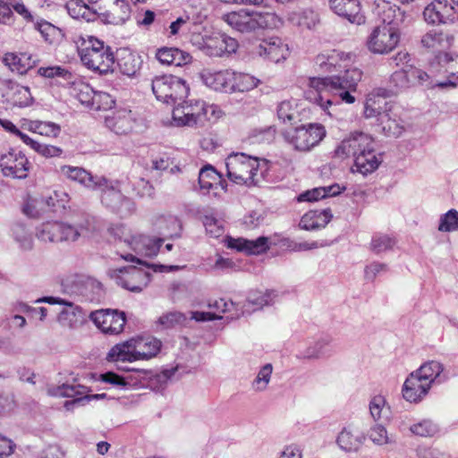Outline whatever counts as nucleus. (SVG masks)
I'll return each instance as SVG.
<instances>
[{
    "instance_id": "nucleus-8",
    "label": "nucleus",
    "mask_w": 458,
    "mask_h": 458,
    "mask_svg": "<svg viewBox=\"0 0 458 458\" xmlns=\"http://www.w3.org/2000/svg\"><path fill=\"white\" fill-rule=\"evenodd\" d=\"M355 55L340 49H327L319 53L314 60L313 68L318 74L342 72L352 67Z\"/></svg>"
},
{
    "instance_id": "nucleus-20",
    "label": "nucleus",
    "mask_w": 458,
    "mask_h": 458,
    "mask_svg": "<svg viewBox=\"0 0 458 458\" xmlns=\"http://www.w3.org/2000/svg\"><path fill=\"white\" fill-rule=\"evenodd\" d=\"M329 4L335 13L351 23L357 25L365 23L366 17L361 11L360 0H329Z\"/></svg>"
},
{
    "instance_id": "nucleus-55",
    "label": "nucleus",
    "mask_w": 458,
    "mask_h": 458,
    "mask_svg": "<svg viewBox=\"0 0 458 458\" xmlns=\"http://www.w3.org/2000/svg\"><path fill=\"white\" fill-rule=\"evenodd\" d=\"M411 431L420 437H431L437 433V427L430 420H423L411 426Z\"/></svg>"
},
{
    "instance_id": "nucleus-26",
    "label": "nucleus",
    "mask_w": 458,
    "mask_h": 458,
    "mask_svg": "<svg viewBox=\"0 0 458 458\" xmlns=\"http://www.w3.org/2000/svg\"><path fill=\"white\" fill-rule=\"evenodd\" d=\"M375 4L374 11L382 21L380 26L399 28L403 20V14L396 4L386 0H378Z\"/></svg>"
},
{
    "instance_id": "nucleus-13",
    "label": "nucleus",
    "mask_w": 458,
    "mask_h": 458,
    "mask_svg": "<svg viewBox=\"0 0 458 458\" xmlns=\"http://www.w3.org/2000/svg\"><path fill=\"white\" fill-rule=\"evenodd\" d=\"M115 281L128 291L140 293L148 285L149 275L136 267H124L115 271Z\"/></svg>"
},
{
    "instance_id": "nucleus-34",
    "label": "nucleus",
    "mask_w": 458,
    "mask_h": 458,
    "mask_svg": "<svg viewBox=\"0 0 458 458\" xmlns=\"http://www.w3.org/2000/svg\"><path fill=\"white\" fill-rule=\"evenodd\" d=\"M199 183L201 189L209 191L220 187L223 190L226 188V182L212 165H205L199 174Z\"/></svg>"
},
{
    "instance_id": "nucleus-44",
    "label": "nucleus",
    "mask_w": 458,
    "mask_h": 458,
    "mask_svg": "<svg viewBox=\"0 0 458 458\" xmlns=\"http://www.w3.org/2000/svg\"><path fill=\"white\" fill-rule=\"evenodd\" d=\"M11 101L13 106L26 107L32 104L33 98L29 87L15 85L12 88Z\"/></svg>"
},
{
    "instance_id": "nucleus-9",
    "label": "nucleus",
    "mask_w": 458,
    "mask_h": 458,
    "mask_svg": "<svg viewBox=\"0 0 458 458\" xmlns=\"http://www.w3.org/2000/svg\"><path fill=\"white\" fill-rule=\"evenodd\" d=\"M400 29L391 26H377L369 35L367 46L374 54L386 55L396 48L400 42Z\"/></svg>"
},
{
    "instance_id": "nucleus-51",
    "label": "nucleus",
    "mask_w": 458,
    "mask_h": 458,
    "mask_svg": "<svg viewBox=\"0 0 458 458\" xmlns=\"http://www.w3.org/2000/svg\"><path fill=\"white\" fill-rule=\"evenodd\" d=\"M395 243L396 241L394 237L387 234L377 233L372 237L370 247L375 253L378 254L392 250Z\"/></svg>"
},
{
    "instance_id": "nucleus-12",
    "label": "nucleus",
    "mask_w": 458,
    "mask_h": 458,
    "mask_svg": "<svg viewBox=\"0 0 458 458\" xmlns=\"http://www.w3.org/2000/svg\"><path fill=\"white\" fill-rule=\"evenodd\" d=\"M90 318L96 327L106 335H118L123 332L126 316L117 310H99L90 313Z\"/></svg>"
},
{
    "instance_id": "nucleus-11",
    "label": "nucleus",
    "mask_w": 458,
    "mask_h": 458,
    "mask_svg": "<svg viewBox=\"0 0 458 458\" xmlns=\"http://www.w3.org/2000/svg\"><path fill=\"white\" fill-rule=\"evenodd\" d=\"M0 167L4 176L25 179L31 168L26 155L16 148H11L0 157Z\"/></svg>"
},
{
    "instance_id": "nucleus-39",
    "label": "nucleus",
    "mask_w": 458,
    "mask_h": 458,
    "mask_svg": "<svg viewBox=\"0 0 458 458\" xmlns=\"http://www.w3.org/2000/svg\"><path fill=\"white\" fill-rule=\"evenodd\" d=\"M90 188L98 189L102 192L101 200L106 206L112 205L109 197L112 196L115 200H119L122 198L120 191L117 190L112 182H109L105 177L95 178L93 176V182Z\"/></svg>"
},
{
    "instance_id": "nucleus-53",
    "label": "nucleus",
    "mask_w": 458,
    "mask_h": 458,
    "mask_svg": "<svg viewBox=\"0 0 458 458\" xmlns=\"http://www.w3.org/2000/svg\"><path fill=\"white\" fill-rule=\"evenodd\" d=\"M438 231L445 233L458 231V211L456 209L452 208L441 216Z\"/></svg>"
},
{
    "instance_id": "nucleus-43",
    "label": "nucleus",
    "mask_w": 458,
    "mask_h": 458,
    "mask_svg": "<svg viewBox=\"0 0 458 458\" xmlns=\"http://www.w3.org/2000/svg\"><path fill=\"white\" fill-rule=\"evenodd\" d=\"M443 369V365L440 362L430 360L422 364L414 372L426 380L427 384L431 386L432 383L440 376Z\"/></svg>"
},
{
    "instance_id": "nucleus-22",
    "label": "nucleus",
    "mask_w": 458,
    "mask_h": 458,
    "mask_svg": "<svg viewBox=\"0 0 458 458\" xmlns=\"http://www.w3.org/2000/svg\"><path fill=\"white\" fill-rule=\"evenodd\" d=\"M164 240L162 238L150 237L144 234L125 238L126 245L135 253L140 256L152 258L157 255Z\"/></svg>"
},
{
    "instance_id": "nucleus-10",
    "label": "nucleus",
    "mask_w": 458,
    "mask_h": 458,
    "mask_svg": "<svg viewBox=\"0 0 458 458\" xmlns=\"http://www.w3.org/2000/svg\"><path fill=\"white\" fill-rule=\"evenodd\" d=\"M81 234L78 228L57 221L43 223L36 233L40 241L49 242H74Z\"/></svg>"
},
{
    "instance_id": "nucleus-6",
    "label": "nucleus",
    "mask_w": 458,
    "mask_h": 458,
    "mask_svg": "<svg viewBox=\"0 0 458 458\" xmlns=\"http://www.w3.org/2000/svg\"><path fill=\"white\" fill-rule=\"evenodd\" d=\"M326 129L320 123H308L283 131L284 140L301 152L311 150L326 137Z\"/></svg>"
},
{
    "instance_id": "nucleus-29",
    "label": "nucleus",
    "mask_w": 458,
    "mask_h": 458,
    "mask_svg": "<svg viewBox=\"0 0 458 458\" xmlns=\"http://www.w3.org/2000/svg\"><path fill=\"white\" fill-rule=\"evenodd\" d=\"M232 70H204L201 79L206 86L216 90L229 93Z\"/></svg>"
},
{
    "instance_id": "nucleus-15",
    "label": "nucleus",
    "mask_w": 458,
    "mask_h": 458,
    "mask_svg": "<svg viewBox=\"0 0 458 458\" xmlns=\"http://www.w3.org/2000/svg\"><path fill=\"white\" fill-rule=\"evenodd\" d=\"M204 101L189 100L183 101L173 110V119L177 125H196L203 121Z\"/></svg>"
},
{
    "instance_id": "nucleus-17",
    "label": "nucleus",
    "mask_w": 458,
    "mask_h": 458,
    "mask_svg": "<svg viewBox=\"0 0 458 458\" xmlns=\"http://www.w3.org/2000/svg\"><path fill=\"white\" fill-rule=\"evenodd\" d=\"M378 89L373 91L367 96L365 106H364V116L366 118H377L378 122H386L389 113H393V109H396V106L387 100L385 94H381Z\"/></svg>"
},
{
    "instance_id": "nucleus-23",
    "label": "nucleus",
    "mask_w": 458,
    "mask_h": 458,
    "mask_svg": "<svg viewBox=\"0 0 458 458\" xmlns=\"http://www.w3.org/2000/svg\"><path fill=\"white\" fill-rule=\"evenodd\" d=\"M88 387L81 385H63L58 388V394L64 397H71L72 400L64 403V408L67 411H72L77 405H84L92 399H98L100 395L88 394Z\"/></svg>"
},
{
    "instance_id": "nucleus-52",
    "label": "nucleus",
    "mask_w": 458,
    "mask_h": 458,
    "mask_svg": "<svg viewBox=\"0 0 458 458\" xmlns=\"http://www.w3.org/2000/svg\"><path fill=\"white\" fill-rule=\"evenodd\" d=\"M90 109L95 111H106L113 108L114 98L107 92L95 91Z\"/></svg>"
},
{
    "instance_id": "nucleus-30",
    "label": "nucleus",
    "mask_w": 458,
    "mask_h": 458,
    "mask_svg": "<svg viewBox=\"0 0 458 458\" xmlns=\"http://www.w3.org/2000/svg\"><path fill=\"white\" fill-rule=\"evenodd\" d=\"M3 62L13 72L25 74L36 66L37 59L29 53H6Z\"/></svg>"
},
{
    "instance_id": "nucleus-27",
    "label": "nucleus",
    "mask_w": 458,
    "mask_h": 458,
    "mask_svg": "<svg viewBox=\"0 0 458 458\" xmlns=\"http://www.w3.org/2000/svg\"><path fill=\"white\" fill-rule=\"evenodd\" d=\"M227 247L249 255H259L268 250V238L260 236L256 240H247L244 238L234 239L230 237L227 241Z\"/></svg>"
},
{
    "instance_id": "nucleus-1",
    "label": "nucleus",
    "mask_w": 458,
    "mask_h": 458,
    "mask_svg": "<svg viewBox=\"0 0 458 458\" xmlns=\"http://www.w3.org/2000/svg\"><path fill=\"white\" fill-rule=\"evenodd\" d=\"M362 78V72L355 67L344 70L342 75L311 77L309 89L306 91L307 98L327 110L332 105L331 96H337L346 104L355 102L354 96L359 81Z\"/></svg>"
},
{
    "instance_id": "nucleus-59",
    "label": "nucleus",
    "mask_w": 458,
    "mask_h": 458,
    "mask_svg": "<svg viewBox=\"0 0 458 458\" xmlns=\"http://www.w3.org/2000/svg\"><path fill=\"white\" fill-rule=\"evenodd\" d=\"M296 111L290 101H282L277 107V116L284 123H292L295 119Z\"/></svg>"
},
{
    "instance_id": "nucleus-49",
    "label": "nucleus",
    "mask_w": 458,
    "mask_h": 458,
    "mask_svg": "<svg viewBox=\"0 0 458 458\" xmlns=\"http://www.w3.org/2000/svg\"><path fill=\"white\" fill-rule=\"evenodd\" d=\"M185 321L186 317L183 313L179 311H170L160 316L156 323L157 327H160L162 329H168L176 326H182Z\"/></svg>"
},
{
    "instance_id": "nucleus-48",
    "label": "nucleus",
    "mask_w": 458,
    "mask_h": 458,
    "mask_svg": "<svg viewBox=\"0 0 458 458\" xmlns=\"http://www.w3.org/2000/svg\"><path fill=\"white\" fill-rule=\"evenodd\" d=\"M404 68L409 88L415 85L433 86L430 81L429 75L426 72L416 68L411 64L406 65Z\"/></svg>"
},
{
    "instance_id": "nucleus-37",
    "label": "nucleus",
    "mask_w": 458,
    "mask_h": 458,
    "mask_svg": "<svg viewBox=\"0 0 458 458\" xmlns=\"http://www.w3.org/2000/svg\"><path fill=\"white\" fill-rule=\"evenodd\" d=\"M38 302H47L49 304H61L65 306L58 314V320L60 323L72 326L76 311L79 310L72 302L67 301L58 297H44L37 301Z\"/></svg>"
},
{
    "instance_id": "nucleus-2",
    "label": "nucleus",
    "mask_w": 458,
    "mask_h": 458,
    "mask_svg": "<svg viewBox=\"0 0 458 458\" xmlns=\"http://www.w3.org/2000/svg\"><path fill=\"white\" fill-rule=\"evenodd\" d=\"M335 157L345 159L354 158L356 171L366 175L377 169L381 158L377 157L374 139L364 132L355 131L341 141L335 149Z\"/></svg>"
},
{
    "instance_id": "nucleus-21",
    "label": "nucleus",
    "mask_w": 458,
    "mask_h": 458,
    "mask_svg": "<svg viewBox=\"0 0 458 458\" xmlns=\"http://www.w3.org/2000/svg\"><path fill=\"white\" fill-rule=\"evenodd\" d=\"M424 19L431 24L446 23L455 19L454 6L447 0H434L423 12Z\"/></svg>"
},
{
    "instance_id": "nucleus-7",
    "label": "nucleus",
    "mask_w": 458,
    "mask_h": 458,
    "mask_svg": "<svg viewBox=\"0 0 458 458\" xmlns=\"http://www.w3.org/2000/svg\"><path fill=\"white\" fill-rule=\"evenodd\" d=\"M152 91L157 99L174 105L188 96L190 88L184 80L170 74L155 77L152 81Z\"/></svg>"
},
{
    "instance_id": "nucleus-46",
    "label": "nucleus",
    "mask_w": 458,
    "mask_h": 458,
    "mask_svg": "<svg viewBox=\"0 0 458 458\" xmlns=\"http://www.w3.org/2000/svg\"><path fill=\"white\" fill-rule=\"evenodd\" d=\"M118 65L123 74L132 77L140 72L141 61L139 56L130 53L120 59Z\"/></svg>"
},
{
    "instance_id": "nucleus-60",
    "label": "nucleus",
    "mask_w": 458,
    "mask_h": 458,
    "mask_svg": "<svg viewBox=\"0 0 458 458\" xmlns=\"http://www.w3.org/2000/svg\"><path fill=\"white\" fill-rule=\"evenodd\" d=\"M272 370V365L269 363L261 368L256 379L253 382V386L257 390H263L266 388L270 380Z\"/></svg>"
},
{
    "instance_id": "nucleus-40",
    "label": "nucleus",
    "mask_w": 458,
    "mask_h": 458,
    "mask_svg": "<svg viewBox=\"0 0 458 458\" xmlns=\"http://www.w3.org/2000/svg\"><path fill=\"white\" fill-rule=\"evenodd\" d=\"M90 188L98 189L102 192L101 200L106 206L112 205L109 197L112 196L115 200H119L122 198L120 191L117 190L112 182H109L105 177L95 178L93 176V182Z\"/></svg>"
},
{
    "instance_id": "nucleus-47",
    "label": "nucleus",
    "mask_w": 458,
    "mask_h": 458,
    "mask_svg": "<svg viewBox=\"0 0 458 458\" xmlns=\"http://www.w3.org/2000/svg\"><path fill=\"white\" fill-rule=\"evenodd\" d=\"M337 444L346 452H355L361 445V438L351 430L344 428L337 437Z\"/></svg>"
},
{
    "instance_id": "nucleus-24",
    "label": "nucleus",
    "mask_w": 458,
    "mask_h": 458,
    "mask_svg": "<svg viewBox=\"0 0 458 458\" xmlns=\"http://www.w3.org/2000/svg\"><path fill=\"white\" fill-rule=\"evenodd\" d=\"M430 387L416 372H411L403 383V396L410 403H418L427 395Z\"/></svg>"
},
{
    "instance_id": "nucleus-3",
    "label": "nucleus",
    "mask_w": 458,
    "mask_h": 458,
    "mask_svg": "<svg viewBox=\"0 0 458 458\" xmlns=\"http://www.w3.org/2000/svg\"><path fill=\"white\" fill-rule=\"evenodd\" d=\"M73 42L85 67L100 74L113 72L114 54L110 46L98 38L88 34L77 35Z\"/></svg>"
},
{
    "instance_id": "nucleus-38",
    "label": "nucleus",
    "mask_w": 458,
    "mask_h": 458,
    "mask_svg": "<svg viewBox=\"0 0 458 458\" xmlns=\"http://www.w3.org/2000/svg\"><path fill=\"white\" fill-rule=\"evenodd\" d=\"M58 172L64 178L77 182L85 187H91L92 185L93 175L82 167L64 165L60 166Z\"/></svg>"
},
{
    "instance_id": "nucleus-25",
    "label": "nucleus",
    "mask_w": 458,
    "mask_h": 458,
    "mask_svg": "<svg viewBox=\"0 0 458 458\" xmlns=\"http://www.w3.org/2000/svg\"><path fill=\"white\" fill-rule=\"evenodd\" d=\"M105 123L106 127L114 133L126 135L132 131L135 118L131 110L121 108L106 117Z\"/></svg>"
},
{
    "instance_id": "nucleus-14",
    "label": "nucleus",
    "mask_w": 458,
    "mask_h": 458,
    "mask_svg": "<svg viewBox=\"0 0 458 458\" xmlns=\"http://www.w3.org/2000/svg\"><path fill=\"white\" fill-rule=\"evenodd\" d=\"M96 12L105 23L123 25L130 20L131 10L126 0H107Z\"/></svg>"
},
{
    "instance_id": "nucleus-54",
    "label": "nucleus",
    "mask_w": 458,
    "mask_h": 458,
    "mask_svg": "<svg viewBox=\"0 0 458 458\" xmlns=\"http://www.w3.org/2000/svg\"><path fill=\"white\" fill-rule=\"evenodd\" d=\"M394 111L395 109H393V113H389L385 123L379 122L384 131L389 136H398L403 131V126L400 123L401 121Z\"/></svg>"
},
{
    "instance_id": "nucleus-28",
    "label": "nucleus",
    "mask_w": 458,
    "mask_h": 458,
    "mask_svg": "<svg viewBox=\"0 0 458 458\" xmlns=\"http://www.w3.org/2000/svg\"><path fill=\"white\" fill-rule=\"evenodd\" d=\"M132 341L137 360H148L156 357L159 353L162 346L158 339L151 336L135 337L132 338Z\"/></svg>"
},
{
    "instance_id": "nucleus-31",
    "label": "nucleus",
    "mask_w": 458,
    "mask_h": 458,
    "mask_svg": "<svg viewBox=\"0 0 458 458\" xmlns=\"http://www.w3.org/2000/svg\"><path fill=\"white\" fill-rule=\"evenodd\" d=\"M156 58L166 65L182 66L191 62V55L177 47H161L156 53Z\"/></svg>"
},
{
    "instance_id": "nucleus-5",
    "label": "nucleus",
    "mask_w": 458,
    "mask_h": 458,
    "mask_svg": "<svg viewBox=\"0 0 458 458\" xmlns=\"http://www.w3.org/2000/svg\"><path fill=\"white\" fill-rule=\"evenodd\" d=\"M226 175L230 181L241 185H255L259 159L244 153H232L225 159Z\"/></svg>"
},
{
    "instance_id": "nucleus-62",
    "label": "nucleus",
    "mask_w": 458,
    "mask_h": 458,
    "mask_svg": "<svg viewBox=\"0 0 458 458\" xmlns=\"http://www.w3.org/2000/svg\"><path fill=\"white\" fill-rule=\"evenodd\" d=\"M386 401L382 395H377L369 403V411L375 420H380L385 410Z\"/></svg>"
},
{
    "instance_id": "nucleus-57",
    "label": "nucleus",
    "mask_w": 458,
    "mask_h": 458,
    "mask_svg": "<svg viewBox=\"0 0 458 458\" xmlns=\"http://www.w3.org/2000/svg\"><path fill=\"white\" fill-rule=\"evenodd\" d=\"M203 225L208 234L212 237H219L224 233V227L221 222L213 216H205Z\"/></svg>"
},
{
    "instance_id": "nucleus-42",
    "label": "nucleus",
    "mask_w": 458,
    "mask_h": 458,
    "mask_svg": "<svg viewBox=\"0 0 458 458\" xmlns=\"http://www.w3.org/2000/svg\"><path fill=\"white\" fill-rule=\"evenodd\" d=\"M35 27L41 34L44 40L50 45L58 44L64 37L61 29L47 21L37 22Z\"/></svg>"
},
{
    "instance_id": "nucleus-33",
    "label": "nucleus",
    "mask_w": 458,
    "mask_h": 458,
    "mask_svg": "<svg viewBox=\"0 0 458 458\" xmlns=\"http://www.w3.org/2000/svg\"><path fill=\"white\" fill-rule=\"evenodd\" d=\"M259 84L260 80L255 76L247 72H235L232 70L229 93L249 92L256 89Z\"/></svg>"
},
{
    "instance_id": "nucleus-19",
    "label": "nucleus",
    "mask_w": 458,
    "mask_h": 458,
    "mask_svg": "<svg viewBox=\"0 0 458 458\" xmlns=\"http://www.w3.org/2000/svg\"><path fill=\"white\" fill-rule=\"evenodd\" d=\"M238 41L225 34H216L204 40V50L210 56H223L235 53Z\"/></svg>"
},
{
    "instance_id": "nucleus-61",
    "label": "nucleus",
    "mask_w": 458,
    "mask_h": 458,
    "mask_svg": "<svg viewBox=\"0 0 458 458\" xmlns=\"http://www.w3.org/2000/svg\"><path fill=\"white\" fill-rule=\"evenodd\" d=\"M369 438L377 445H386L390 442L386 429L381 425L372 427L369 433Z\"/></svg>"
},
{
    "instance_id": "nucleus-16",
    "label": "nucleus",
    "mask_w": 458,
    "mask_h": 458,
    "mask_svg": "<svg viewBox=\"0 0 458 458\" xmlns=\"http://www.w3.org/2000/svg\"><path fill=\"white\" fill-rule=\"evenodd\" d=\"M256 54L265 61L278 64L287 59L290 49L286 43L278 37H270L259 42Z\"/></svg>"
},
{
    "instance_id": "nucleus-36",
    "label": "nucleus",
    "mask_w": 458,
    "mask_h": 458,
    "mask_svg": "<svg viewBox=\"0 0 458 458\" xmlns=\"http://www.w3.org/2000/svg\"><path fill=\"white\" fill-rule=\"evenodd\" d=\"M65 6L69 15L75 20L89 22L97 18V12L83 0H69Z\"/></svg>"
},
{
    "instance_id": "nucleus-35",
    "label": "nucleus",
    "mask_w": 458,
    "mask_h": 458,
    "mask_svg": "<svg viewBox=\"0 0 458 458\" xmlns=\"http://www.w3.org/2000/svg\"><path fill=\"white\" fill-rule=\"evenodd\" d=\"M132 338L114 345L107 353L108 361L134 362L137 358L134 352Z\"/></svg>"
},
{
    "instance_id": "nucleus-56",
    "label": "nucleus",
    "mask_w": 458,
    "mask_h": 458,
    "mask_svg": "<svg viewBox=\"0 0 458 458\" xmlns=\"http://www.w3.org/2000/svg\"><path fill=\"white\" fill-rule=\"evenodd\" d=\"M132 187L136 195L140 198H151L155 194V189L153 185L144 178H136L132 182Z\"/></svg>"
},
{
    "instance_id": "nucleus-64",
    "label": "nucleus",
    "mask_w": 458,
    "mask_h": 458,
    "mask_svg": "<svg viewBox=\"0 0 458 458\" xmlns=\"http://www.w3.org/2000/svg\"><path fill=\"white\" fill-rule=\"evenodd\" d=\"M446 64L445 71L450 76L458 78V55L453 57L449 54H445L440 64Z\"/></svg>"
},
{
    "instance_id": "nucleus-32",
    "label": "nucleus",
    "mask_w": 458,
    "mask_h": 458,
    "mask_svg": "<svg viewBox=\"0 0 458 458\" xmlns=\"http://www.w3.org/2000/svg\"><path fill=\"white\" fill-rule=\"evenodd\" d=\"M332 217L333 215L329 208L310 210L302 216L300 221V226L304 230L324 228L331 221Z\"/></svg>"
},
{
    "instance_id": "nucleus-41",
    "label": "nucleus",
    "mask_w": 458,
    "mask_h": 458,
    "mask_svg": "<svg viewBox=\"0 0 458 458\" xmlns=\"http://www.w3.org/2000/svg\"><path fill=\"white\" fill-rule=\"evenodd\" d=\"M27 129L34 133L47 138H56L61 132V126L53 122L30 121L27 123Z\"/></svg>"
},
{
    "instance_id": "nucleus-45",
    "label": "nucleus",
    "mask_w": 458,
    "mask_h": 458,
    "mask_svg": "<svg viewBox=\"0 0 458 458\" xmlns=\"http://www.w3.org/2000/svg\"><path fill=\"white\" fill-rule=\"evenodd\" d=\"M335 188L338 190L339 186L335 185L330 187L315 188L310 191H307L299 195L298 201H317L329 196H335L339 192Z\"/></svg>"
},
{
    "instance_id": "nucleus-58",
    "label": "nucleus",
    "mask_w": 458,
    "mask_h": 458,
    "mask_svg": "<svg viewBox=\"0 0 458 458\" xmlns=\"http://www.w3.org/2000/svg\"><path fill=\"white\" fill-rule=\"evenodd\" d=\"M46 158L60 157L64 150L60 147L38 142L33 149Z\"/></svg>"
},
{
    "instance_id": "nucleus-18",
    "label": "nucleus",
    "mask_w": 458,
    "mask_h": 458,
    "mask_svg": "<svg viewBox=\"0 0 458 458\" xmlns=\"http://www.w3.org/2000/svg\"><path fill=\"white\" fill-rule=\"evenodd\" d=\"M454 43V37L440 30H432L427 32L421 38L424 47L436 55L438 64L442 63L445 54Z\"/></svg>"
},
{
    "instance_id": "nucleus-63",
    "label": "nucleus",
    "mask_w": 458,
    "mask_h": 458,
    "mask_svg": "<svg viewBox=\"0 0 458 458\" xmlns=\"http://www.w3.org/2000/svg\"><path fill=\"white\" fill-rule=\"evenodd\" d=\"M14 20L9 0H0V23L11 25L14 22Z\"/></svg>"
},
{
    "instance_id": "nucleus-4",
    "label": "nucleus",
    "mask_w": 458,
    "mask_h": 458,
    "mask_svg": "<svg viewBox=\"0 0 458 458\" xmlns=\"http://www.w3.org/2000/svg\"><path fill=\"white\" fill-rule=\"evenodd\" d=\"M224 21L233 30L242 33L273 30L280 22V19L274 13L250 12L245 9L226 13Z\"/></svg>"
},
{
    "instance_id": "nucleus-50",
    "label": "nucleus",
    "mask_w": 458,
    "mask_h": 458,
    "mask_svg": "<svg viewBox=\"0 0 458 458\" xmlns=\"http://www.w3.org/2000/svg\"><path fill=\"white\" fill-rule=\"evenodd\" d=\"M95 90L85 82H79L73 85L74 97L84 106L90 108L92 101L94 100Z\"/></svg>"
}]
</instances>
